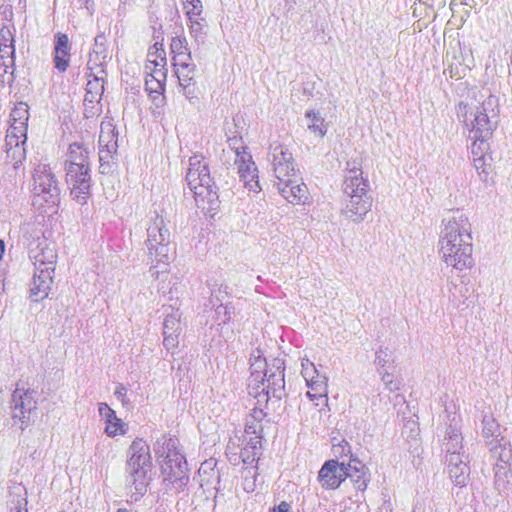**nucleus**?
I'll list each match as a JSON object with an SVG mask.
<instances>
[{"instance_id": "f257e3e1", "label": "nucleus", "mask_w": 512, "mask_h": 512, "mask_svg": "<svg viewBox=\"0 0 512 512\" xmlns=\"http://www.w3.org/2000/svg\"><path fill=\"white\" fill-rule=\"evenodd\" d=\"M456 114L472 140L474 167L481 180L486 182L491 170V157L486 154L489 150L488 140L498 125L499 100L494 95L485 97L472 90L465 100L459 102Z\"/></svg>"}, {"instance_id": "f03ea898", "label": "nucleus", "mask_w": 512, "mask_h": 512, "mask_svg": "<svg viewBox=\"0 0 512 512\" xmlns=\"http://www.w3.org/2000/svg\"><path fill=\"white\" fill-rule=\"evenodd\" d=\"M438 254L447 267L462 272L474 265L471 223L463 210L449 211L442 219Z\"/></svg>"}, {"instance_id": "7ed1b4c3", "label": "nucleus", "mask_w": 512, "mask_h": 512, "mask_svg": "<svg viewBox=\"0 0 512 512\" xmlns=\"http://www.w3.org/2000/svg\"><path fill=\"white\" fill-rule=\"evenodd\" d=\"M186 180L194 194L198 208L204 212H212L217 209L218 194L210 176L208 163L202 156L194 155L190 157Z\"/></svg>"}, {"instance_id": "20e7f679", "label": "nucleus", "mask_w": 512, "mask_h": 512, "mask_svg": "<svg viewBox=\"0 0 512 512\" xmlns=\"http://www.w3.org/2000/svg\"><path fill=\"white\" fill-rule=\"evenodd\" d=\"M152 459L150 447L143 439L136 438L127 451L126 486L132 494L143 495L149 484Z\"/></svg>"}, {"instance_id": "39448f33", "label": "nucleus", "mask_w": 512, "mask_h": 512, "mask_svg": "<svg viewBox=\"0 0 512 512\" xmlns=\"http://www.w3.org/2000/svg\"><path fill=\"white\" fill-rule=\"evenodd\" d=\"M155 453L160 460L164 481L179 490L188 482L187 462L179 449V441L172 437H162L157 441Z\"/></svg>"}, {"instance_id": "423d86ee", "label": "nucleus", "mask_w": 512, "mask_h": 512, "mask_svg": "<svg viewBox=\"0 0 512 512\" xmlns=\"http://www.w3.org/2000/svg\"><path fill=\"white\" fill-rule=\"evenodd\" d=\"M60 201V189L55 175L47 165H39L34 173L32 204L42 212L54 211Z\"/></svg>"}, {"instance_id": "0eeeda50", "label": "nucleus", "mask_w": 512, "mask_h": 512, "mask_svg": "<svg viewBox=\"0 0 512 512\" xmlns=\"http://www.w3.org/2000/svg\"><path fill=\"white\" fill-rule=\"evenodd\" d=\"M170 231L165 219L156 215L147 228L146 247L152 262L167 265L169 260Z\"/></svg>"}, {"instance_id": "6e6552de", "label": "nucleus", "mask_w": 512, "mask_h": 512, "mask_svg": "<svg viewBox=\"0 0 512 512\" xmlns=\"http://www.w3.org/2000/svg\"><path fill=\"white\" fill-rule=\"evenodd\" d=\"M333 452L335 455L349 456L346 462L347 478L357 491H365L370 482V472L362 461L352 456L349 443L343 440L338 445H333Z\"/></svg>"}, {"instance_id": "1a4fd4ad", "label": "nucleus", "mask_w": 512, "mask_h": 512, "mask_svg": "<svg viewBox=\"0 0 512 512\" xmlns=\"http://www.w3.org/2000/svg\"><path fill=\"white\" fill-rule=\"evenodd\" d=\"M90 166H66V182L73 199L85 203L90 194Z\"/></svg>"}, {"instance_id": "9d476101", "label": "nucleus", "mask_w": 512, "mask_h": 512, "mask_svg": "<svg viewBox=\"0 0 512 512\" xmlns=\"http://www.w3.org/2000/svg\"><path fill=\"white\" fill-rule=\"evenodd\" d=\"M270 156L273 171L278 182L297 175L292 153L280 143L270 145Z\"/></svg>"}, {"instance_id": "9b49d317", "label": "nucleus", "mask_w": 512, "mask_h": 512, "mask_svg": "<svg viewBox=\"0 0 512 512\" xmlns=\"http://www.w3.org/2000/svg\"><path fill=\"white\" fill-rule=\"evenodd\" d=\"M235 165L238 169L240 179L244 182L245 187L254 193H258L261 187L258 182V170L255 162L252 160L250 153L246 148L240 147L235 150Z\"/></svg>"}, {"instance_id": "f8f14e48", "label": "nucleus", "mask_w": 512, "mask_h": 512, "mask_svg": "<svg viewBox=\"0 0 512 512\" xmlns=\"http://www.w3.org/2000/svg\"><path fill=\"white\" fill-rule=\"evenodd\" d=\"M284 386V374L279 365L275 371L267 372V376L264 377V380H261L255 385L249 393L256 398H262L267 401L271 396L281 398Z\"/></svg>"}, {"instance_id": "ddd939ff", "label": "nucleus", "mask_w": 512, "mask_h": 512, "mask_svg": "<svg viewBox=\"0 0 512 512\" xmlns=\"http://www.w3.org/2000/svg\"><path fill=\"white\" fill-rule=\"evenodd\" d=\"M35 409L33 391L25 387L24 383H17L11 397L12 418L26 423L28 414Z\"/></svg>"}, {"instance_id": "4468645a", "label": "nucleus", "mask_w": 512, "mask_h": 512, "mask_svg": "<svg viewBox=\"0 0 512 512\" xmlns=\"http://www.w3.org/2000/svg\"><path fill=\"white\" fill-rule=\"evenodd\" d=\"M347 479L346 461L328 460L318 472V481L323 489L335 490Z\"/></svg>"}, {"instance_id": "2eb2a0df", "label": "nucleus", "mask_w": 512, "mask_h": 512, "mask_svg": "<svg viewBox=\"0 0 512 512\" xmlns=\"http://www.w3.org/2000/svg\"><path fill=\"white\" fill-rule=\"evenodd\" d=\"M371 196L354 195L351 198H343L341 215L348 221L360 223L366 215L371 211Z\"/></svg>"}, {"instance_id": "dca6fc26", "label": "nucleus", "mask_w": 512, "mask_h": 512, "mask_svg": "<svg viewBox=\"0 0 512 512\" xmlns=\"http://www.w3.org/2000/svg\"><path fill=\"white\" fill-rule=\"evenodd\" d=\"M450 417V415L448 416ZM449 425L446 429V435L443 442L444 451L446 453V459L452 456L467 457L463 447V437L460 427V416L453 413L452 417L449 418Z\"/></svg>"}, {"instance_id": "f3484780", "label": "nucleus", "mask_w": 512, "mask_h": 512, "mask_svg": "<svg viewBox=\"0 0 512 512\" xmlns=\"http://www.w3.org/2000/svg\"><path fill=\"white\" fill-rule=\"evenodd\" d=\"M118 132L112 120H104L101 123L99 134V158L108 161L117 152Z\"/></svg>"}, {"instance_id": "a211bd4d", "label": "nucleus", "mask_w": 512, "mask_h": 512, "mask_svg": "<svg viewBox=\"0 0 512 512\" xmlns=\"http://www.w3.org/2000/svg\"><path fill=\"white\" fill-rule=\"evenodd\" d=\"M29 256L35 270H47L48 273H54L57 260V252L54 245L39 243L35 248L30 249Z\"/></svg>"}, {"instance_id": "6ab92c4d", "label": "nucleus", "mask_w": 512, "mask_h": 512, "mask_svg": "<svg viewBox=\"0 0 512 512\" xmlns=\"http://www.w3.org/2000/svg\"><path fill=\"white\" fill-rule=\"evenodd\" d=\"M280 194L290 203L299 204L307 200V187L300 182L298 175L277 182Z\"/></svg>"}, {"instance_id": "aec40b11", "label": "nucleus", "mask_w": 512, "mask_h": 512, "mask_svg": "<svg viewBox=\"0 0 512 512\" xmlns=\"http://www.w3.org/2000/svg\"><path fill=\"white\" fill-rule=\"evenodd\" d=\"M342 189L354 188L369 191V182L363 177L361 164L358 160H349L344 170Z\"/></svg>"}, {"instance_id": "412c9836", "label": "nucleus", "mask_w": 512, "mask_h": 512, "mask_svg": "<svg viewBox=\"0 0 512 512\" xmlns=\"http://www.w3.org/2000/svg\"><path fill=\"white\" fill-rule=\"evenodd\" d=\"M449 478L456 486L463 487L467 484L470 468L468 457L452 456L446 459Z\"/></svg>"}, {"instance_id": "4be33fe9", "label": "nucleus", "mask_w": 512, "mask_h": 512, "mask_svg": "<svg viewBox=\"0 0 512 512\" xmlns=\"http://www.w3.org/2000/svg\"><path fill=\"white\" fill-rule=\"evenodd\" d=\"M53 274L47 270H34V276L31 283L30 294L34 301L45 299L51 289Z\"/></svg>"}, {"instance_id": "5701e85b", "label": "nucleus", "mask_w": 512, "mask_h": 512, "mask_svg": "<svg viewBox=\"0 0 512 512\" xmlns=\"http://www.w3.org/2000/svg\"><path fill=\"white\" fill-rule=\"evenodd\" d=\"M99 414L105 420V433L109 437L124 435L126 432V424L116 416V413L108 404L100 403Z\"/></svg>"}, {"instance_id": "b1692460", "label": "nucleus", "mask_w": 512, "mask_h": 512, "mask_svg": "<svg viewBox=\"0 0 512 512\" xmlns=\"http://www.w3.org/2000/svg\"><path fill=\"white\" fill-rule=\"evenodd\" d=\"M503 437L500 438L499 442H494L493 445H490V451L492 453V456L498 461L501 462V464H496V471H495V483L497 486L500 485L501 481V471L503 470V474L506 475V464L510 462L512 459V451L507 446V443L504 442Z\"/></svg>"}, {"instance_id": "393cba45", "label": "nucleus", "mask_w": 512, "mask_h": 512, "mask_svg": "<svg viewBox=\"0 0 512 512\" xmlns=\"http://www.w3.org/2000/svg\"><path fill=\"white\" fill-rule=\"evenodd\" d=\"M196 67L187 69L177 68L174 70L178 78L179 86L182 88V93L190 102L198 100L196 82L194 81Z\"/></svg>"}, {"instance_id": "a878e982", "label": "nucleus", "mask_w": 512, "mask_h": 512, "mask_svg": "<svg viewBox=\"0 0 512 512\" xmlns=\"http://www.w3.org/2000/svg\"><path fill=\"white\" fill-rule=\"evenodd\" d=\"M70 61L69 38L66 34H57L54 46V63L59 72L67 70Z\"/></svg>"}, {"instance_id": "bb28decb", "label": "nucleus", "mask_w": 512, "mask_h": 512, "mask_svg": "<svg viewBox=\"0 0 512 512\" xmlns=\"http://www.w3.org/2000/svg\"><path fill=\"white\" fill-rule=\"evenodd\" d=\"M250 370L248 387L250 390L267 376V363L260 350L252 353L250 358Z\"/></svg>"}, {"instance_id": "cd10ccee", "label": "nucleus", "mask_w": 512, "mask_h": 512, "mask_svg": "<svg viewBox=\"0 0 512 512\" xmlns=\"http://www.w3.org/2000/svg\"><path fill=\"white\" fill-rule=\"evenodd\" d=\"M25 143L26 140L7 131L5 138L6 153L7 157L11 159V161H14L15 165L21 163L25 159Z\"/></svg>"}, {"instance_id": "c85d7f7f", "label": "nucleus", "mask_w": 512, "mask_h": 512, "mask_svg": "<svg viewBox=\"0 0 512 512\" xmlns=\"http://www.w3.org/2000/svg\"><path fill=\"white\" fill-rule=\"evenodd\" d=\"M309 388L307 396L311 401L320 400L321 402H327V378L325 376L317 375V378L312 381H306Z\"/></svg>"}, {"instance_id": "c756f323", "label": "nucleus", "mask_w": 512, "mask_h": 512, "mask_svg": "<svg viewBox=\"0 0 512 512\" xmlns=\"http://www.w3.org/2000/svg\"><path fill=\"white\" fill-rule=\"evenodd\" d=\"M307 128L311 133L319 138H323L327 133V124L320 112L308 110L305 113Z\"/></svg>"}, {"instance_id": "7c9ffc66", "label": "nucleus", "mask_w": 512, "mask_h": 512, "mask_svg": "<svg viewBox=\"0 0 512 512\" xmlns=\"http://www.w3.org/2000/svg\"><path fill=\"white\" fill-rule=\"evenodd\" d=\"M90 166L89 151L78 143L69 146V153L66 166Z\"/></svg>"}, {"instance_id": "2f4dec72", "label": "nucleus", "mask_w": 512, "mask_h": 512, "mask_svg": "<svg viewBox=\"0 0 512 512\" xmlns=\"http://www.w3.org/2000/svg\"><path fill=\"white\" fill-rule=\"evenodd\" d=\"M482 428V435L486 440L488 445H493L494 442H499L500 440V426L496 422V420L490 416H484Z\"/></svg>"}, {"instance_id": "473e14b6", "label": "nucleus", "mask_w": 512, "mask_h": 512, "mask_svg": "<svg viewBox=\"0 0 512 512\" xmlns=\"http://www.w3.org/2000/svg\"><path fill=\"white\" fill-rule=\"evenodd\" d=\"M189 34L198 47L204 45L206 39V22L202 17L188 19Z\"/></svg>"}, {"instance_id": "72a5a7b5", "label": "nucleus", "mask_w": 512, "mask_h": 512, "mask_svg": "<svg viewBox=\"0 0 512 512\" xmlns=\"http://www.w3.org/2000/svg\"><path fill=\"white\" fill-rule=\"evenodd\" d=\"M110 57L98 56L90 52L87 62L88 76L106 77L105 66Z\"/></svg>"}, {"instance_id": "f704fd0d", "label": "nucleus", "mask_w": 512, "mask_h": 512, "mask_svg": "<svg viewBox=\"0 0 512 512\" xmlns=\"http://www.w3.org/2000/svg\"><path fill=\"white\" fill-rule=\"evenodd\" d=\"M182 332L181 313L179 310H172L171 313L166 314L163 323V334H176L180 335Z\"/></svg>"}, {"instance_id": "c9c22d12", "label": "nucleus", "mask_w": 512, "mask_h": 512, "mask_svg": "<svg viewBox=\"0 0 512 512\" xmlns=\"http://www.w3.org/2000/svg\"><path fill=\"white\" fill-rule=\"evenodd\" d=\"M145 87L146 91H148L149 94L152 96L153 102L155 103L156 107H161L164 102V85H162L157 80L153 79L148 74H146Z\"/></svg>"}, {"instance_id": "e433bc0d", "label": "nucleus", "mask_w": 512, "mask_h": 512, "mask_svg": "<svg viewBox=\"0 0 512 512\" xmlns=\"http://www.w3.org/2000/svg\"><path fill=\"white\" fill-rule=\"evenodd\" d=\"M155 51L149 50L147 64L145 65V73L156 71L160 67H165L166 65V57L165 51L163 49H159L154 46Z\"/></svg>"}, {"instance_id": "4c0bfd02", "label": "nucleus", "mask_w": 512, "mask_h": 512, "mask_svg": "<svg viewBox=\"0 0 512 512\" xmlns=\"http://www.w3.org/2000/svg\"><path fill=\"white\" fill-rule=\"evenodd\" d=\"M102 95H94V92L86 90L84 98L85 116L93 117L100 112Z\"/></svg>"}, {"instance_id": "58836bf2", "label": "nucleus", "mask_w": 512, "mask_h": 512, "mask_svg": "<svg viewBox=\"0 0 512 512\" xmlns=\"http://www.w3.org/2000/svg\"><path fill=\"white\" fill-rule=\"evenodd\" d=\"M234 315V307L229 305H218L214 310L213 320L218 326H224L229 323Z\"/></svg>"}, {"instance_id": "ea45409f", "label": "nucleus", "mask_w": 512, "mask_h": 512, "mask_svg": "<svg viewBox=\"0 0 512 512\" xmlns=\"http://www.w3.org/2000/svg\"><path fill=\"white\" fill-rule=\"evenodd\" d=\"M11 124L26 125L29 119V107L26 103H18L10 114Z\"/></svg>"}, {"instance_id": "a19ab883", "label": "nucleus", "mask_w": 512, "mask_h": 512, "mask_svg": "<svg viewBox=\"0 0 512 512\" xmlns=\"http://www.w3.org/2000/svg\"><path fill=\"white\" fill-rule=\"evenodd\" d=\"M245 432L246 434L254 435V437L251 438V443L253 448H256L257 445L260 444V438L263 432V424L256 422L249 417L245 425Z\"/></svg>"}, {"instance_id": "79ce46f5", "label": "nucleus", "mask_w": 512, "mask_h": 512, "mask_svg": "<svg viewBox=\"0 0 512 512\" xmlns=\"http://www.w3.org/2000/svg\"><path fill=\"white\" fill-rule=\"evenodd\" d=\"M188 19L201 17L202 3L200 0H182Z\"/></svg>"}, {"instance_id": "37998d69", "label": "nucleus", "mask_w": 512, "mask_h": 512, "mask_svg": "<svg viewBox=\"0 0 512 512\" xmlns=\"http://www.w3.org/2000/svg\"><path fill=\"white\" fill-rule=\"evenodd\" d=\"M170 48L173 56L181 55L187 51H190L185 36L173 37L171 40Z\"/></svg>"}, {"instance_id": "c03bdc74", "label": "nucleus", "mask_w": 512, "mask_h": 512, "mask_svg": "<svg viewBox=\"0 0 512 512\" xmlns=\"http://www.w3.org/2000/svg\"><path fill=\"white\" fill-rule=\"evenodd\" d=\"M174 70L177 68L187 69L190 67H196L192 61L191 51H187L181 55L173 56Z\"/></svg>"}, {"instance_id": "a18cd8bd", "label": "nucleus", "mask_w": 512, "mask_h": 512, "mask_svg": "<svg viewBox=\"0 0 512 512\" xmlns=\"http://www.w3.org/2000/svg\"><path fill=\"white\" fill-rule=\"evenodd\" d=\"M89 80L86 84V90L94 92V95H103L105 77L88 76Z\"/></svg>"}, {"instance_id": "49530a36", "label": "nucleus", "mask_w": 512, "mask_h": 512, "mask_svg": "<svg viewBox=\"0 0 512 512\" xmlns=\"http://www.w3.org/2000/svg\"><path fill=\"white\" fill-rule=\"evenodd\" d=\"M379 375L381 376V381L383 382L385 388L391 392L397 391L400 388V382L397 381L392 373H389L385 370H379Z\"/></svg>"}, {"instance_id": "de8ad7c7", "label": "nucleus", "mask_w": 512, "mask_h": 512, "mask_svg": "<svg viewBox=\"0 0 512 512\" xmlns=\"http://www.w3.org/2000/svg\"><path fill=\"white\" fill-rule=\"evenodd\" d=\"M301 373L305 381H312V379L317 378V375H319L314 364L311 361H309V359L302 360Z\"/></svg>"}, {"instance_id": "09e8293b", "label": "nucleus", "mask_w": 512, "mask_h": 512, "mask_svg": "<svg viewBox=\"0 0 512 512\" xmlns=\"http://www.w3.org/2000/svg\"><path fill=\"white\" fill-rule=\"evenodd\" d=\"M93 54L98 56L105 55V57H109L108 50L106 47V37L104 34H98L94 39V48L92 50Z\"/></svg>"}, {"instance_id": "8fccbe9b", "label": "nucleus", "mask_w": 512, "mask_h": 512, "mask_svg": "<svg viewBox=\"0 0 512 512\" xmlns=\"http://www.w3.org/2000/svg\"><path fill=\"white\" fill-rule=\"evenodd\" d=\"M391 356V351L387 348H380L376 352L375 364L377 366L378 371L382 370L386 366V364L389 363V361L391 360Z\"/></svg>"}, {"instance_id": "3c124183", "label": "nucleus", "mask_w": 512, "mask_h": 512, "mask_svg": "<svg viewBox=\"0 0 512 512\" xmlns=\"http://www.w3.org/2000/svg\"><path fill=\"white\" fill-rule=\"evenodd\" d=\"M15 48L14 46H7L2 44L0 46V59L3 60V65L8 66L14 62Z\"/></svg>"}, {"instance_id": "603ef678", "label": "nucleus", "mask_w": 512, "mask_h": 512, "mask_svg": "<svg viewBox=\"0 0 512 512\" xmlns=\"http://www.w3.org/2000/svg\"><path fill=\"white\" fill-rule=\"evenodd\" d=\"M7 131L12 134H15V136H19V138L27 140V126L26 125L11 124Z\"/></svg>"}, {"instance_id": "864d4df0", "label": "nucleus", "mask_w": 512, "mask_h": 512, "mask_svg": "<svg viewBox=\"0 0 512 512\" xmlns=\"http://www.w3.org/2000/svg\"><path fill=\"white\" fill-rule=\"evenodd\" d=\"M164 340L163 345L167 350H173L175 349L179 344V335L176 334H163Z\"/></svg>"}, {"instance_id": "5fc2aeb1", "label": "nucleus", "mask_w": 512, "mask_h": 512, "mask_svg": "<svg viewBox=\"0 0 512 512\" xmlns=\"http://www.w3.org/2000/svg\"><path fill=\"white\" fill-rule=\"evenodd\" d=\"M2 44L7 46H14L13 36L8 28H2L0 30V46H2Z\"/></svg>"}, {"instance_id": "6e6d98bb", "label": "nucleus", "mask_w": 512, "mask_h": 512, "mask_svg": "<svg viewBox=\"0 0 512 512\" xmlns=\"http://www.w3.org/2000/svg\"><path fill=\"white\" fill-rule=\"evenodd\" d=\"M147 74L165 86L166 75H167V70L165 69V67L164 68L160 67L159 69H156V71L149 72Z\"/></svg>"}, {"instance_id": "4d7b16f0", "label": "nucleus", "mask_w": 512, "mask_h": 512, "mask_svg": "<svg viewBox=\"0 0 512 512\" xmlns=\"http://www.w3.org/2000/svg\"><path fill=\"white\" fill-rule=\"evenodd\" d=\"M116 398L121 401L123 405L128 404L127 389L123 384H119L114 392Z\"/></svg>"}, {"instance_id": "13d9d810", "label": "nucleus", "mask_w": 512, "mask_h": 512, "mask_svg": "<svg viewBox=\"0 0 512 512\" xmlns=\"http://www.w3.org/2000/svg\"><path fill=\"white\" fill-rule=\"evenodd\" d=\"M342 192H343V198H351L352 196L354 197V195L370 196L368 194V191L356 190L354 188H348L347 190L342 189Z\"/></svg>"}, {"instance_id": "bf43d9fd", "label": "nucleus", "mask_w": 512, "mask_h": 512, "mask_svg": "<svg viewBox=\"0 0 512 512\" xmlns=\"http://www.w3.org/2000/svg\"><path fill=\"white\" fill-rule=\"evenodd\" d=\"M265 413L263 412L262 409H253L252 413L250 414V418L255 420L256 422H259V423H262V421L264 420L265 418Z\"/></svg>"}, {"instance_id": "052dcab7", "label": "nucleus", "mask_w": 512, "mask_h": 512, "mask_svg": "<svg viewBox=\"0 0 512 512\" xmlns=\"http://www.w3.org/2000/svg\"><path fill=\"white\" fill-rule=\"evenodd\" d=\"M150 273L152 278L158 280L166 273V271H160L156 266H152L150 268Z\"/></svg>"}, {"instance_id": "680f3d73", "label": "nucleus", "mask_w": 512, "mask_h": 512, "mask_svg": "<svg viewBox=\"0 0 512 512\" xmlns=\"http://www.w3.org/2000/svg\"><path fill=\"white\" fill-rule=\"evenodd\" d=\"M290 505L287 502H281L277 508H273L270 512H289Z\"/></svg>"}, {"instance_id": "e2e57ef3", "label": "nucleus", "mask_w": 512, "mask_h": 512, "mask_svg": "<svg viewBox=\"0 0 512 512\" xmlns=\"http://www.w3.org/2000/svg\"><path fill=\"white\" fill-rule=\"evenodd\" d=\"M25 504V500H18L14 507H11V511L13 512H27L23 509V505Z\"/></svg>"}, {"instance_id": "0e129e2a", "label": "nucleus", "mask_w": 512, "mask_h": 512, "mask_svg": "<svg viewBox=\"0 0 512 512\" xmlns=\"http://www.w3.org/2000/svg\"><path fill=\"white\" fill-rule=\"evenodd\" d=\"M4 251H5L4 242L2 240H0V260L2 259Z\"/></svg>"}, {"instance_id": "69168bd1", "label": "nucleus", "mask_w": 512, "mask_h": 512, "mask_svg": "<svg viewBox=\"0 0 512 512\" xmlns=\"http://www.w3.org/2000/svg\"><path fill=\"white\" fill-rule=\"evenodd\" d=\"M117 512H129V511L126 509H119Z\"/></svg>"}, {"instance_id": "338daca9", "label": "nucleus", "mask_w": 512, "mask_h": 512, "mask_svg": "<svg viewBox=\"0 0 512 512\" xmlns=\"http://www.w3.org/2000/svg\"><path fill=\"white\" fill-rule=\"evenodd\" d=\"M502 482H503V481L501 480V481H500V485L498 486V488H500V487H501V485H502V487H505V484H504V483L502 484Z\"/></svg>"}]
</instances>
